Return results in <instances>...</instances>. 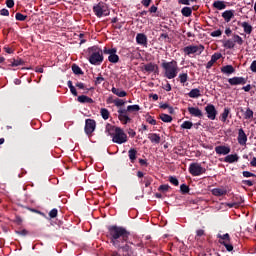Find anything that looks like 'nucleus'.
I'll list each match as a JSON object with an SVG mask.
<instances>
[{
	"instance_id": "f257e3e1",
	"label": "nucleus",
	"mask_w": 256,
	"mask_h": 256,
	"mask_svg": "<svg viewBox=\"0 0 256 256\" xmlns=\"http://www.w3.org/2000/svg\"><path fill=\"white\" fill-rule=\"evenodd\" d=\"M129 231L121 226H109L107 237L110 243L122 253V256H135V250L133 249V243L129 242Z\"/></svg>"
},
{
	"instance_id": "f03ea898",
	"label": "nucleus",
	"mask_w": 256,
	"mask_h": 256,
	"mask_svg": "<svg viewBox=\"0 0 256 256\" xmlns=\"http://www.w3.org/2000/svg\"><path fill=\"white\" fill-rule=\"evenodd\" d=\"M106 133L112 137V142L116 143L117 145H123V143H127V141H129V137H127L125 131L120 127L107 124Z\"/></svg>"
},
{
	"instance_id": "7ed1b4c3",
	"label": "nucleus",
	"mask_w": 256,
	"mask_h": 256,
	"mask_svg": "<svg viewBox=\"0 0 256 256\" xmlns=\"http://www.w3.org/2000/svg\"><path fill=\"white\" fill-rule=\"evenodd\" d=\"M88 61L91 65H101L103 63V50L97 46L88 49Z\"/></svg>"
},
{
	"instance_id": "20e7f679",
	"label": "nucleus",
	"mask_w": 256,
	"mask_h": 256,
	"mask_svg": "<svg viewBox=\"0 0 256 256\" xmlns=\"http://www.w3.org/2000/svg\"><path fill=\"white\" fill-rule=\"evenodd\" d=\"M162 68L164 69V77L166 79H175L179 73V66L177 61L163 62Z\"/></svg>"
},
{
	"instance_id": "39448f33",
	"label": "nucleus",
	"mask_w": 256,
	"mask_h": 256,
	"mask_svg": "<svg viewBox=\"0 0 256 256\" xmlns=\"http://www.w3.org/2000/svg\"><path fill=\"white\" fill-rule=\"evenodd\" d=\"M93 11L96 15V17H107L109 15V8L107 7V4L104 2H99L97 5L93 7Z\"/></svg>"
},
{
	"instance_id": "423d86ee",
	"label": "nucleus",
	"mask_w": 256,
	"mask_h": 256,
	"mask_svg": "<svg viewBox=\"0 0 256 256\" xmlns=\"http://www.w3.org/2000/svg\"><path fill=\"white\" fill-rule=\"evenodd\" d=\"M235 43H237V45H243L244 43L243 38H241V36L237 34H234L233 40L228 39L223 41V47H225V49H234Z\"/></svg>"
},
{
	"instance_id": "0eeeda50",
	"label": "nucleus",
	"mask_w": 256,
	"mask_h": 256,
	"mask_svg": "<svg viewBox=\"0 0 256 256\" xmlns=\"http://www.w3.org/2000/svg\"><path fill=\"white\" fill-rule=\"evenodd\" d=\"M185 55H195V53L197 55H201V53H203V51H205V46L203 45H189L184 47L183 49Z\"/></svg>"
},
{
	"instance_id": "6e6552de",
	"label": "nucleus",
	"mask_w": 256,
	"mask_h": 256,
	"mask_svg": "<svg viewBox=\"0 0 256 256\" xmlns=\"http://www.w3.org/2000/svg\"><path fill=\"white\" fill-rule=\"evenodd\" d=\"M207 170L201 166L199 163H192L189 166V173L193 177H199V175H203Z\"/></svg>"
},
{
	"instance_id": "1a4fd4ad",
	"label": "nucleus",
	"mask_w": 256,
	"mask_h": 256,
	"mask_svg": "<svg viewBox=\"0 0 256 256\" xmlns=\"http://www.w3.org/2000/svg\"><path fill=\"white\" fill-rule=\"evenodd\" d=\"M220 245H224L227 251H233V246L231 245V237L229 236V233H226L224 235L218 234L217 235Z\"/></svg>"
},
{
	"instance_id": "9d476101",
	"label": "nucleus",
	"mask_w": 256,
	"mask_h": 256,
	"mask_svg": "<svg viewBox=\"0 0 256 256\" xmlns=\"http://www.w3.org/2000/svg\"><path fill=\"white\" fill-rule=\"evenodd\" d=\"M105 55L108 56V61L110 63H119V55H117V48H111V49H104Z\"/></svg>"
},
{
	"instance_id": "9b49d317",
	"label": "nucleus",
	"mask_w": 256,
	"mask_h": 256,
	"mask_svg": "<svg viewBox=\"0 0 256 256\" xmlns=\"http://www.w3.org/2000/svg\"><path fill=\"white\" fill-rule=\"evenodd\" d=\"M205 111H206L208 119H210L211 121H215V119L217 117V109H215V105L208 104L205 107Z\"/></svg>"
},
{
	"instance_id": "f8f14e48",
	"label": "nucleus",
	"mask_w": 256,
	"mask_h": 256,
	"mask_svg": "<svg viewBox=\"0 0 256 256\" xmlns=\"http://www.w3.org/2000/svg\"><path fill=\"white\" fill-rule=\"evenodd\" d=\"M95 127H97V123L93 119H86L85 123V133L86 135H91L93 131H95Z\"/></svg>"
},
{
	"instance_id": "ddd939ff",
	"label": "nucleus",
	"mask_w": 256,
	"mask_h": 256,
	"mask_svg": "<svg viewBox=\"0 0 256 256\" xmlns=\"http://www.w3.org/2000/svg\"><path fill=\"white\" fill-rule=\"evenodd\" d=\"M118 119L124 125H127V123H131V118L129 117V115L127 114V110H125V109L118 110Z\"/></svg>"
},
{
	"instance_id": "4468645a",
	"label": "nucleus",
	"mask_w": 256,
	"mask_h": 256,
	"mask_svg": "<svg viewBox=\"0 0 256 256\" xmlns=\"http://www.w3.org/2000/svg\"><path fill=\"white\" fill-rule=\"evenodd\" d=\"M215 152L217 155H229L231 153V147L229 146H216Z\"/></svg>"
},
{
	"instance_id": "2eb2a0df",
	"label": "nucleus",
	"mask_w": 256,
	"mask_h": 256,
	"mask_svg": "<svg viewBox=\"0 0 256 256\" xmlns=\"http://www.w3.org/2000/svg\"><path fill=\"white\" fill-rule=\"evenodd\" d=\"M228 83H230V85H245V83H247V79L244 77H233L228 79Z\"/></svg>"
},
{
	"instance_id": "dca6fc26",
	"label": "nucleus",
	"mask_w": 256,
	"mask_h": 256,
	"mask_svg": "<svg viewBox=\"0 0 256 256\" xmlns=\"http://www.w3.org/2000/svg\"><path fill=\"white\" fill-rule=\"evenodd\" d=\"M238 143L239 145H247V134H245V131L240 128L238 130Z\"/></svg>"
},
{
	"instance_id": "f3484780",
	"label": "nucleus",
	"mask_w": 256,
	"mask_h": 256,
	"mask_svg": "<svg viewBox=\"0 0 256 256\" xmlns=\"http://www.w3.org/2000/svg\"><path fill=\"white\" fill-rule=\"evenodd\" d=\"M211 193L214 195V197H223L227 193V188L223 186L220 188H213Z\"/></svg>"
},
{
	"instance_id": "a211bd4d",
	"label": "nucleus",
	"mask_w": 256,
	"mask_h": 256,
	"mask_svg": "<svg viewBox=\"0 0 256 256\" xmlns=\"http://www.w3.org/2000/svg\"><path fill=\"white\" fill-rule=\"evenodd\" d=\"M188 112L190 115H192V117H203V111H201L199 107H188Z\"/></svg>"
},
{
	"instance_id": "6ab92c4d",
	"label": "nucleus",
	"mask_w": 256,
	"mask_h": 256,
	"mask_svg": "<svg viewBox=\"0 0 256 256\" xmlns=\"http://www.w3.org/2000/svg\"><path fill=\"white\" fill-rule=\"evenodd\" d=\"M148 139L151 141V143H155L156 145H159L161 143V136L157 133H150L148 134Z\"/></svg>"
},
{
	"instance_id": "aec40b11",
	"label": "nucleus",
	"mask_w": 256,
	"mask_h": 256,
	"mask_svg": "<svg viewBox=\"0 0 256 256\" xmlns=\"http://www.w3.org/2000/svg\"><path fill=\"white\" fill-rule=\"evenodd\" d=\"M136 43H138V45H147V36L143 33L137 34Z\"/></svg>"
},
{
	"instance_id": "412c9836",
	"label": "nucleus",
	"mask_w": 256,
	"mask_h": 256,
	"mask_svg": "<svg viewBox=\"0 0 256 256\" xmlns=\"http://www.w3.org/2000/svg\"><path fill=\"white\" fill-rule=\"evenodd\" d=\"M239 161V155L237 154H229L224 158L225 163H237Z\"/></svg>"
},
{
	"instance_id": "4be33fe9",
	"label": "nucleus",
	"mask_w": 256,
	"mask_h": 256,
	"mask_svg": "<svg viewBox=\"0 0 256 256\" xmlns=\"http://www.w3.org/2000/svg\"><path fill=\"white\" fill-rule=\"evenodd\" d=\"M221 73H224V75H233L235 73V68L233 65H226L221 68Z\"/></svg>"
},
{
	"instance_id": "5701e85b",
	"label": "nucleus",
	"mask_w": 256,
	"mask_h": 256,
	"mask_svg": "<svg viewBox=\"0 0 256 256\" xmlns=\"http://www.w3.org/2000/svg\"><path fill=\"white\" fill-rule=\"evenodd\" d=\"M223 19L226 21V23H229L233 17H235V14L233 10H226L222 13Z\"/></svg>"
},
{
	"instance_id": "b1692460",
	"label": "nucleus",
	"mask_w": 256,
	"mask_h": 256,
	"mask_svg": "<svg viewBox=\"0 0 256 256\" xmlns=\"http://www.w3.org/2000/svg\"><path fill=\"white\" fill-rule=\"evenodd\" d=\"M157 69H159V66H157V64L148 63L144 65V71H146L147 73H153L157 71Z\"/></svg>"
},
{
	"instance_id": "393cba45",
	"label": "nucleus",
	"mask_w": 256,
	"mask_h": 256,
	"mask_svg": "<svg viewBox=\"0 0 256 256\" xmlns=\"http://www.w3.org/2000/svg\"><path fill=\"white\" fill-rule=\"evenodd\" d=\"M188 97L191 99H199L201 97V90L199 88H194L188 93Z\"/></svg>"
},
{
	"instance_id": "a878e982",
	"label": "nucleus",
	"mask_w": 256,
	"mask_h": 256,
	"mask_svg": "<svg viewBox=\"0 0 256 256\" xmlns=\"http://www.w3.org/2000/svg\"><path fill=\"white\" fill-rule=\"evenodd\" d=\"M212 7H214V9H218V11H223V9H226L227 5H225L224 1L217 0L212 4Z\"/></svg>"
},
{
	"instance_id": "bb28decb",
	"label": "nucleus",
	"mask_w": 256,
	"mask_h": 256,
	"mask_svg": "<svg viewBox=\"0 0 256 256\" xmlns=\"http://www.w3.org/2000/svg\"><path fill=\"white\" fill-rule=\"evenodd\" d=\"M112 93L117 95V97H127V92L125 90H121L119 88H112Z\"/></svg>"
},
{
	"instance_id": "cd10ccee",
	"label": "nucleus",
	"mask_w": 256,
	"mask_h": 256,
	"mask_svg": "<svg viewBox=\"0 0 256 256\" xmlns=\"http://www.w3.org/2000/svg\"><path fill=\"white\" fill-rule=\"evenodd\" d=\"M241 27H243L244 33H247V35H251V33L253 31V26H251L247 22H242Z\"/></svg>"
},
{
	"instance_id": "c85d7f7f",
	"label": "nucleus",
	"mask_w": 256,
	"mask_h": 256,
	"mask_svg": "<svg viewBox=\"0 0 256 256\" xmlns=\"http://www.w3.org/2000/svg\"><path fill=\"white\" fill-rule=\"evenodd\" d=\"M141 111V107L139 105H130V106H127V109H126V113L129 112V113H137Z\"/></svg>"
},
{
	"instance_id": "c756f323",
	"label": "nucleus",
	"mask_w": 256,
	"mask_h": 256,
	"mask_svg": "<svg viewBox=\"0 0 256 256\" xmlns=\"http://www.w3.org/2000/svg\"><path fill=\"white\" fill-rule=\"evenodd\" d=\"M181 13L183 17H191L193 14V9H191V7H184L182 8Z\"/></svg>"
},
{
	"instance_id": "7c9ffc66",
	"label": "nucleus",
	"mask_w": 256,
	"mask_h": 256,
	"mask_svg": "<svg viewBox=\"0 0 256 256\" xmlns=\"http://www.w3.org/2000/svg\"><path fill=\"white\" fill-rule=\"evenodd\" d=\"M128 156H129L131 163H135V159H137V150L130 149L128 151Z\"/></svg>"
},
{
	"instance_id": "2f4dec72",
	"label": "nucleus",
	"mask_w": 256,
	"mask_h": 256,
	"mask_svg": "<svg viewBox=\"0 0 256 256\" xmlns=\"http://www.w3.org/2000/svg\"><path fill=\"white\" fill-rule=\"evenodd\" d=\"M79 103H93V100L89 96L81 95L78 96Z\"/></svg>"
},
{
	"instance_id": "473e14b6",
	"label": "nucleus",
	"mask_w": 256,
	"mask_h": 256,
	"mask_svg": "<svg viewBox=\"0 0 256 256\" xmlns=\"http://www.w3.org/2000/svg\"><path fill=\"white\" fill-rule=\"evenodd\" d=\"M230 113H231V109L224 108V111L221 114V121H222V123H225V121H227V117H229Z\"/></svg>"
},
{
	"instance_id": "72a5a7b5",
	"label": "nucleus",
	"mask_w": 256,
	"mask_h": 256,
	"mask_svg": "<svg viewBox=\"0 0 256 256\" xmlns=\"http://www.w3.org/2000/svg\"><path fill=\"white\" fill-rule=\"evenodd\" d=\"M160 119L164 123H171V121H173V117H171L169 114H160Z\"/></svg>"
},
{
	"instance_id": "f704fd0d",
	"label": "nucleus",
	"mask_w": 256,
	"mask_h": 256,
	"mask_svg": "<svg viewBox=\"0 0 256 256\" xmlns=\"http://www.w3.org/2000/svg\"><path fill=\"white\" fill-rule=\"evenodd\" d=\"M100 115L104 119V121H107V119H109L110 116L109 110H107L106 108H101Z\"/></svg>"
},
{
	"instance_id": "c9c22d12",
	"label": "nucleus",
	"mask_w": 256,
	"mask_h": 256,
	"mask_svg": "<svg viewBox=\"0 0 256 256\" xmlns=\"http://www.w3.org/2000/svg\"><path fill=\"white\" fill-rule=\"evenodd\" d=\"M193 128V122L191 121H184L181 124V129H192Z\"/></svg>"
},
{
	"instance_id": "e433bc0d",
	"label": "nucleus",
	"mask_w": 256,
	"mask_h": 256,
	"mask_svg": "<svg viewBox=\"0 0 256 256\" xmlns=\"http://www.w3.org/2000/svg\"><path fill=\"white\" fill-rule=\"evenodd\" d=\"M244 119H253V110H251V108L246 109Z\"/></svg>"
},
{
	"instance_id": "4c0bfd02",
	"label": "nucleus",
	"mask_w": 256,
	"mask_h": 256,
	"mask_svg": "<svg viewBox=\"0 0 256 256\" xmlns=\"http://www.w3.org/2000/svg\"><path fill=\"white\" fill-rule=\"evenodd\" d=\"M19 65H23V60L21 58L13 59L11 62V67H19Z\"/></svg>"
},
{
	"instance_id": "58836bf2",
	"label": "nucleus",
	"mask_w": 256,
	"mask_h": 256,
	"mask_svg": "<svg viewBox=\"0 0 256 256\" xmlns=\"http://www.w3.org/2000/svg\"><path fill=\"white\" fill-rule=\"evenodd\" d=\"M68 87H69L72 95H74V97H77V89H75V86H73V82L68 81Z\"/></svg>"
},
{
	"instance_id": "ea45409f",
	"label": "nucleus",
	"mask_w": 256,
	"mask_h": 256,
	"mask_svg": "<svg viewBox=\"0 0 256 256\" xmlns=\"http://www.w3.org/2000/svg\"><path fill=\"white\" fill-rule=\"evenodd\" d=\"M180 83H187V79H189V76L187 73H182L179 75Z\"/></svg>"
},
{
	"instance_id": "a19ab883",
	"label": "nucleus",
	"mask_w": 256,
	"mask_h": 256,
	"mask_svg": "<svg viewBox=\"0 0 256 256\" xmlns=\"http://www.w3.org/2000/svg\"><path fill=\"white\" fill-rule=\"evenodd\" d=\"M223 57V55L221 53H214L211 57V60L214 62V63H217V61H219V59Z\"/></svg>"
},
{
	"instance_id": "79ce46f5",
	"label": "nucleus",
	"mask_w": 256,
	"mask_h": 256,
	"mask_svg": "<svg viewBox=\"0 0 256 256\" xmlns=\"http://www.w3.org/2000/svg\"><path fill=\"white\" fill-rule=\"evenodd\" d=\"M72 71H73V73H75V75H81V73H82L81 68L77 65L72 66Z\"/></svg>"
},
{
	"instance_id": "37998d69",
	"label": "nucleus",
	"mask_w": 256,
	"mask_h": 256,
	"mask_svg": "<svg viewBox=\"0 0 256 256\" xmlns=\"http://www.w3.org/2000/svg\"><path fill=\"white\" fill-rule=\"evenodd\" d=\"M16 20L17 21H25V19H27V16L21 14V13H16Z\"/></svg>"
},
{
	"instance_id": "c03bdc74",
	"label": "nucleus",
	"mask_w": 256,
	"mask_h": 256,
	"mask_svg": "<svg viewBox=\"0 0 256 256\" xmlns=\"http://www.w3.org/2000/svg\"><path fill=\"white\" fill-rule=\"evenodd\" d=\"M169 181H170V183H172V185H175V187H177L179 185V180L176 177L171 176L169 178Z\"/></svg>"
},
{
	"instance_id": "a18cd8bd",
	"label": "nucleus",
	"mask_w": 256,
	"mask_h": 256,
	"mask_svg": "<svg viewBox=\"0 0 256 256\" xmlns=\"http://www.w3.org/2000/svg\"><path fill=\"white\" fill-rule=\"evenodd\" d=\"M114 104L116 105V107H123V105H125V101H123L122 99H116L114 100Z\"/></svg>"
},
{
	"instance_id": "49530a36",
	"label": "nucleus",
	"mask_w": 256,
	"mask_h": 256,
	"mask_svg": "<svg viewBox=\"0 0 256 256\" xmlns=\"http://www.w3.org/2000/svg\"><path fill=\"white\" fill-rule=\"evenodd\" d=\"M211 37H221V35H223V32L221 30H216L211 32Z\"/></svg>"
},
{
	"instance_id": "de8ad7c7",
	"label": "nucleus",
	"mask_w": 256,
	"mask_h": 256,
	"mask_svg": "<svg viewBox=\"0 0 256 256\" xmlns=\"http://www.w3.org/2000/svg\"><path fill=\"white\" fill-rule=\"evenodd\" d=\"M147 123H149L150 125H157V120L153 119V117L148 116L146 119Z\"/></svg>"
},
{
	"instance_id": "09e8293b",
	"label": "nucleus",
	"mask_w": 256,
	"mask_h": 256,
	"mask_svg": "<svg viewBox=\"0 0 256 256\" xmlns=\"http://www.w3.org/2000/svg\"><path fill=\"white\" fill-rule=\"evenodd\" d=\"M180 190H181V192L182 193H189V186H187L186 184H182L181 186H180Z\"/></svg>"
},
{
	"instance_id": "8fccbe9b",
	"label": "nucleus",
	"mask_w": 256,
	"mask_h": 256,
	"mask_svg": "<svg viewBox=\"0 0 256 256\" xmlns=\"http://www.w3.org/2000/svg\"><path fill=\"white\" fill-rule=\"evenodd\" d=\"M158 191H162V193H167V191H169V185H161L158 188Z\"/></svg>"
},
{
	"instance_id": "3c124183",
	"label": "nucleus",
	"mask_w": 256,
	"mask_h": 256,
	"mask_svg": "<svg viewBox=\"0 0 256 256\" xmlns=\"http://www.w3.org/2000/svg\"><path fill=\"white\" fill-rule=\"evenodd\" d=\"M57 209H52L50 212H49V217H51V219H55V217H57Z\"/></svg>"
},
{
	"instance_id": "603ef678",
	"label": "nucleus",
	"mask_w": 256,
	"mask_h": 256,
	"mask_svg": "<svg viewBox=\"0 0 256 256\" xmlns=\"http://www.w3.org/2000/svg\"><path fill=\"white\" fill-rule=\"evenodd\" d=\"M243 177L249 178V177H256V175L254 173H251L249 171H244L242 173Z\"/></svg>"
},
{
	"instance_id": "864d4df0",
	"label": "nucleus",
	"mask_w": 256,
	"mask_h": 256,
	"mask_svg": "<svg viewBox=\"0 0 256 256\" xmlns=\"http://www.w3.org/2000/svg\"><path fill=\"white\" fill-rule=\"evenodd\" d=\"M6 5L9 9H12V7H15V1L14 0H6Z\"/></svg>"
},
{
	"instance_id": "5fc2aeb1",
	"label": "nucleus",
	"mask_w": 256,
	"mask_h": 256,
	"mask_svg": "<svg viewBox=\"0 0 256 256\" xmlns=\"http://www.w3.org/2000/svg\"><path fill=\"white\" fill-rule=\"evenodd\" d=\"M226 205H227V207L232 209V207H235V208L239 207L241 205V203L233 202V203H227Z\"/></svg>"
},
{
	"instance_id": "6e6d98bb",
	"label": "nucleus",
	"mask_w": 256,
	"mask_h": 256,
	"mask_svg": "<svg viewBox=\"0 0 256 256\" xmlns=\"http://www.w3.org/2000/svg\"><path fill=\"white\" fill-rule=\"evenodd\" d=\"M104 81H105V78H103L102 76H98L96 78L95 83H96V85H101Z\"/></svg>"
},
{
	"instance_id": "4d7b16f0",
	"label": "nucleus",
	"mask_w": 256,
	"mask_h": 256,
	"mask_svg": "<svg viewBox=\"0 0 256 256\" xmlns=\"http://www.w3.org/2000/svg\"><path fill=\"white\" fill-rule=\"evenodd\" d=\"M250 71H252V73H256V60H254L251 65H250Z\"/></svg>"
},
{
	"instance_id": "13d9d810",
	"label": "nucleus",
	"mask_w": 256,
	"mask_h": 256,
	"mask_svg": "<svg viewBox=\"0 0 256 256\" xmlns=\"http://www.w3.org/2000/svg\"><path fill=\"white\" fill-rule=\"evenodd\" d=\"M203 235H205V230L203 229H198L196 231V237H203Z\"/></svg>"
},
{
	"instance_id": "bf43d9fd",
	"label": "nucleus",
	"mask_w": 256,
	"mask_h": 256,
	"mask_svg": "<svg viewBox=\"0 0 256 256\" xmlns=\"http://www.w3.org/2000/svg\"><path fill=\"white\" fill-rule=\"evenodd\" d=\"M0 15H2L3 17H9V10H7V9H2L1 11H0Z\"/></svg>"
},
{
	"instance_id": "052dcab7",
	"label": "nucleus",
	"mask_w": 256,
	"mask_h": 256,
	"mask_svg": "<svg viewBox=\"0 0 256 256\" xmlns=\"http://www.w3.org/2000/svg\"><path fill=\"white\" fill-rule=\"evenodd\" d=\"M243 184L247 185V187H253V181L251 180H243Z\"/></svg>"
},
{
	"instance_id": "680f3d73",
	"label": "nucleus",
	"mask_w": 256,
	"mask_h": 256,
	"mask_svg": "<svg viewBox=\"0 0 256 256\" xmlns=\"http://www.w3.org/2000/svg\"><path fill=\"white\" fill-rule=\"evenodd\" d=\"M178 3L180 5H191V2H189V0H178Z\"/></svg>"
},
{
	"instance_id": "e2e57ef3",
	"label": "nucleus",
	"mask_w": 256,
	"mask_h": 256,
	"mask_svg": "<svg viewBox=\"0 0 256 256\" xmlns=\"http://www.w3.org/2000/svg\"><path fill=\"white\" fill-rule=\"evenodd\" d=\"M142 5L144 7H149V5H151V0H142Z\"/></svg>"
},
{
	"instance_id": "0e129e2a",
	"label": "nucleus",
	"mask_w": 256,
	"mask_h": 256,
	"mask_svg": "<svg viewBox=\"0 0 256 256\" xmlns=\"http://www.w3.org/2000/svg\"><path fill=\"white\" fill-rule=\"evenodd\" d=\"M128 135H130V137H135V135H137V132H135V130H133V129H129L128 130Z\"/></svg>"
},
{
	"instance_id": "69168bd1",
	"label": "nucleus",
	"mask_w": 256,
	"mask_h": 256,
	"mask_svg": "<svg viewBox=\"0 0 256 256\" xmlns=\"http://www.w3.org/2000/svg\"><path fill=\"white\" fill-rule=\"evenodd\" d=\"M108 256H121V254H119L118 251H110V252L108 253Z\"/></svg>"
},
{
	"instance_id": "338daca9",
	"label": "nucleus",
	"mask_w": 256,
	"mask_h": 256,
	"mask_svg": "<svg viewBox=\"0 0 256 256\" xmlns=\"http://www.w3.org/2000/svg\"><path fill=\"white\" fill-rule=\"evenodd\" d=\"M163 89L165 91H171V84L167 83L166 85L163 86Z\"/></svg>"
},
{
	"instance_id": "774afa93",
	"label": "nucleus",
	"mask_w": 256,
	"mask_h": 256,
	"mask_svg": "<svg viewBox=\"0 0 256 256\" xmlns=\"http://www.w3.org/2000/svg\"><path fill=\"white\" fill-rule=\"evenodd\" d=\"M250 165L252 166V167H256V158L254 157L253 159H252V161L250 162Z\"/></svg>"
}]
</instances>
